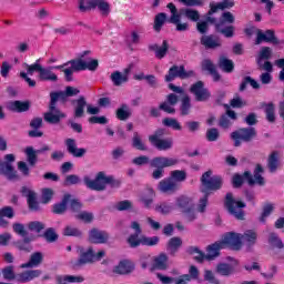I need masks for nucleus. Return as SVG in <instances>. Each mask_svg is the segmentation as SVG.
I'll return each instance as SVG.
<instances>
[{"mask_svg":"<svg viewBox=\"0 0 284 284\" xmlns=\"http://www.w3.org/2000/svg\"><path fill=\"white\" fill-rule=\"evenodd\" d=\"M80 93L81 90L74 87H67L64 91H52L50 93L49 110L43 114L45 123H49L50 125H59L61 120L65 119L67 115L57 106V103L59 100L65 102L69 97H77Z\"/></svg>","mask_w":284,"mask_h":284,"instance_id":"1","label":"nucleus"},{"mask_svg":"<svg viewBox=\"0 0 284 284\" xmlns=\"http://www.w3.org/2000/svg\"><path fill=\"white\" fill-rule=\"evenodd\" d=\"M133 165H148L150 163V168L155 169L152 172V179L159 181V179H163V174H165V168H173V165H178L179 161L174 158L168 156H155L152 160L148 155H140L132 160Z\"/></svg>","mask_w":284,"mask_h":284,"instance_id":"2","label":"nucleus"},{"mask_svg":"<svg viewBox=\"0 0 284 284\" xmlns=\"http://www.w3.org/2000/svg\"><path fill=\"white\" fill-rule=\"evenodd\" d=\"M88 54H90V51H83L79 59H72L68 61V65L71 67L62 70V72L64 73L65 81H73L72 77L74 72H83L85 70H89L90 72H95V70L99 69V60L93 59L90 62H85L83 60V58Z\"/></svg>","mask_w":284,"mask_h":284,"instance_id":"3","label":"nucleus"},{"mask_svg":"<svg viewBox=\"0 0 284 284\" xmlns=\"http://www.w3.org/2000/svg\"><path fill=\"white\" fill-rule=\"evenodd\" d=\"M84 184L89 190L94 192H103L105 185H111V187H121V180L114 179V176L105 175V172L100 171L94 180H91L90 176H84Z\"/></svg>","mask_w":284,"mask_h":284,"instance_id":"4","label":"nucleus"},{"mask_svg":"<svg viewBox=\"0 0 284 284\" xmlns=\"http://www.w3.org/2000/svg\"><path fill=\"white\" fill-rule=\"evenodd\" d=\"M4 281H17V283H30L34 278H39L43 271L41 270H28L22 273H14V266L8 265L1 270Z\"/></svg>","mask_w":284,"mask_h":284,"instance_id":"5","label":"nucleus"},{"mask_svg":"<svg viewBox=\"0 0 284 284\" xmlns=\"http://www.w3.org/2000/svg\"><path fill=\"white\" fill-rule=\"evenodd\" d=\"M224 207L234 216L237 221H245V211L243 209L247 207V204L243 202V200L234 199V194L232 192H227L224 197Z\"/></svg>","mask_w":284,"mask_h":284,"instance_id":"6","label":"nucleus"},{"mask_svg":"<svg viewBox=\"0 0 284 284\" xmlns=\"http://www.w3.org/2000/svg\"><path fill=\"white\" fill-rule=\"evenodd\" d=\"M201 192L207 194L212 192H219L223 187V178L221 175L212 176V171H206L201 176Z\"/></svg>","mask_w":284,"mask_h":284,"instance_id":"7","label":"nucleus"},{"mask_svg":"<svg viewBox=\"0 0 284 284\" xmlns=\"http://www.w3.org/2000/svg\"><path fill=\"white\" fill-rule=\"evenodd\" d=\"M175 207H178V210H180V212L186 216L189 223L196 221V211L194 209V201L192 197L186 195L178 196L175 200Z\"/></svg>","mask_w":284,"mask_h":284,"instance_id":"8","label":"nucleus"},{"mask_svg":"<svg viewBox=\"0 0 284 284\" xmlns=\"http://www.w3.org/2000/svg\"><path fill=\"white\" fill-rule=\"evenodd\" d=\"M168 88L171 92H175V94H180V97H182L180 104L181 116H190L192 113V99L187 95L185 89H183V87H176L174 83H169Z\"/></svg>","mask_w":284,"mask_h":284,"instance_id":"9","label":"nucleus"},{"mask_svg":"<svg viewBox=\"0 0 284 284\" xmlns=\"http://www.w3.org/2000/svg\"><path fill=\"white\" fill-rule=\"evenodd\" d=\"M196 77V73L193 70L186 71L185 65H172L168 73L164 77L165 83H172L175 79H181L184 81L185 79H192Z\"/></svg>","mask_w":284,"mask_h":284,"instance_id":"10","label":"nucleus"},{"mask_svg":"<svg viewBox=\"0 0 284 284\" xmlns=\"http://www.w3.org/2000/svg\"><path fill=\"white\" fill-rule=\"evenodd\" d=\"M231 139L234 141L235 148H241V141L250 143L256 139V129L254 126L241 128L231 133Z\"/></svg>","mask_w":284,"mask_h":284,"instance_id":"11","label":"nucleus"},{"mask_svg":"<svg viewBox=\"0 0 284 284\" xmlns=\"http://www.w3.org/2000/svg\"><path fill=\"white\" fill-rule=\"evenodd\" d=\"M265 170L263 169V165L256 164L253 175L251 171H244V178L247 181V184L250 187H254V185H258L260 187H265V178L261 174H263Z\"/></svg>","mask_w":284,"mask_h":284,"instance_id":"12","label":"nucleus"},{"mask_svg":"<svg viewBox=\"0 0 284 284\" xmlns=\"http://www.w3.org/2000/svg\"><path fill=\"white\" fill-rule=\"evenodd\" d=\"M190 92L195 97V101H197L199 103L210 101L212 97V93L207 88H205V83H203V81H197L193 83L190 88Z\"/></svg>","mask_w":284,"mask_h":284,"instance_id":"13","label":"nucleus"},{"mask_svg":"<svg viewBox=\"0 0 284 284\" xmlns=\"http://www.w3.org/2000/svg\"><path fill=\"white\" fill-rule=\"evenodd\" d=\"M43 152H50V146L48 144H44L41 149L38 150H34V146H27L24 149L27 162L31 168H34V165L39 163V154H43Z\"/></svg>","mask_w":284,"mask_h":284,"instance_id":"14","label":"nucleus"},{"mask_svg":"<svg viewBox=\"0 0 284 284\" xmlns=\"http://www.w3.org/2000/svg\"><path fill=\"white\" fill-rule=\"evenodd\" d=\"M223 247H232V250H241L243 242L241 241V234L235 232H227L220 241Z\"/></svg>","mask_w":284,"mask_h":284,"instance_id":"15","label":"nucleus"},{"mask_svg":"<svg viewBox=\"0 0 284 284\" xmlns=\"http://www.w3.org/2000/svg\"><path fill=\"white\" fill-rule=\"evenodd\" d=\"M273 43V45H278L280 41L276 38V32L272 29H267L263 32L261 29H257V36L255 40V45H261V43Z\"/></svg>","mask_w":284,"mask_h":284,"instance_id":"16","label":"nucleus"},{"mask_svg":"<svg viewBox=\"0 0 284 284\" xmlns=\"http://www.w3.org/2000/svg\"><path fill=\"white\" fill-rule=\"evenodd\" d=\"M110 241V233L108 231H101L99 229H92L89 232V242L94 245H104Z\"/></svg>","mask_w":284,"mask_h":284,"instance_id":"17","label":"nucleus"},{"mask_svg":"<svg viewBox=\"0 0 284 284\" xmlns=\"http://www.w3.org/2000/svg\"><path fill=\"white\" fill-rule=\"evenodd\" d=\"M159 241L161 239L159 236H152L148 237L145 235H142L136 240V236L131 237V246L133 250L141 246L145 245L146 247H154L155 245H159Z\"/></svg>","mask_w":284,"mask_h":284,"instance_id":"18","label":"nucleus"},{"mask_svg":"<svg viewBox=\"0 0 284 284\" xmlns=\"http://www.w3.org/2000/svg\"><path fill=\"white\" fill-rule=\"evenodd\" d=\"M64 145L67 148V152H69L71 156H74V159H83L88 152V150L84 148H77V140L72 138H68L64 141Z\"/></svg>","mask_w":284,"mask_h":284,"instance_id":"19","label":"nucleus"},{"mask_svg":"<svg viewBox=\"0 0 284 284\" xmlns=\"http://www.w3.org/2000/svg\"><path fill=\"white\" fill-rule=\"evenodd\" d=\"M176 103H179V95H176V92L170 93L166 95V102L159 105V110L166 112V114H176V109H174Z\"/></svg>","mask_w":284,"mask_h":284,"instance_id":"20","label":"nucleus"},{"mask_svg":"<svg viewBox=\"0 0 284 284\" xmlns=\"http://www.w3.org/2000/svg\"><path fill=\"white\" fill-rule=\"evenodd\" d=\"M94 263V248L89 247L87 251L80 248V255L75 262L77 267H83V265H92Z\"/></svg>","mask_w":284,"mask_h":284,"instance_id":"21","label":"nucleus"},{"mask_svg":"<svg viewBox=\"0 0 284 284\" xmlns=\"http://www.w3.org/2000/svg\"><path fill=\"white\" fill-rule=\"evenodd\" d=\"M31 105L32 104L30 103L29 100H26V101L14 100V101H10L7 104V110H9V112H17L18 114H21L23 112H29Z\"/></svg>","mask_w":284,"mask_h":284,"instance_id":"22","label":"nucleus"},{"mask_svg":"<svg viewBox=\"0 0 284 284\" xmlns=\"http://www.w3.org/2000/svg\"><path fill=\"white\" fill-rule=\"evenodd\" d=\"M201 45H204L206 50H216L221 48V38L216 34L202 36L200 39Z\"/></svg>","mask_w":284,"mask_h":284,"instance_id":"23","label":"nucleus"},{"mask_svg":"<svg viewBox=\"0 0 284 284\" xmlns=\"http://www.w3.org/2000/svg\"><path fill=\"white\" fill-rule=\"evenodd\" d=\"M71 105L74 109V118L82 119L85 114V108H88V100H85V97L80 95L78 99L71 101Z\"/></svg>","mask_w":284,"mask_h":284,"instance_id":"24","label":"nucleus"},{"mask_svg":"<svg viewBox=\"0 0 284 284\" xmlns=\"http://www.w3.org/2000/svg\"><path fill=\"white\" fill-rule=\"evenodd\" d=\"M168 261H170L168 254L160 253L158 256L153 257V262L150 268L151 272H156V270L160 272H165V270L169 267Z\"/></svg>","mask_w":284,"mask_h":284,"instance_id":"25","label":"nucleus"},{"mask_svg":"<svg viewBox=\"0 0 284 284\" xmlns=\"http://www.w3.org/2000/svg\"><path fill=\"white\" fill-rule=\"evenodd\" d=\"M221 250H225L221 241L210 244L206 247L207 253H204V261H214V258L221 256Z\"/></svg>","mask_w":284,"mask_h":284,"instance_id":"26","label":"nucleus"},{"mask_svg":"<svg viewBox=\"0 0 284 284\" xmlns=\"http://www.w3.org/2000/svg\"><path fill=\"white\" fill-rule=\"evenodd\" d=\"M43 263V253L34 252L30 255V258L27 263L20 265L21 270H32L39 267Z\"/></svg>","mask_w":284,"mask_h":284,"instance_id":"27","label":"nucleus"},{"mask_svg":"<svg viewBox=\"0 0 284 284\" xmlns=\"http://www.w3.org/2000/svg\"><path fill=\"white\" fill-rule=\"evenodd\" d=\"M231 8H234V0H222L217 3L211 2L207 14L209 17H212V14H216L219 10H230Z\"/></svg>","mask_w":284,"mask_h":284,"instance_id":"28","label":"nucleus"},{"mask_svg":"<svg viewBox=\"0 0 284 284\" xmlns=\"http://www.w3.org/2000/svg\"><path fill=\"white\" fill-rule=\"evenodd\" d=\"M158 190L160 192H163V194H174L176 190H179V184L176 182L172 181V179H164L159 182Z\"/></svg>","mask_w":284,"mask_h":284,"instance_id":"29","label":"nucleus"},{"mask_svg":"<svg viewBox=\"0 0 284 284\" xmlns=\"http://www.w3.org/2000/svg\"><path fill=\"white\" fill-rule=\"evenodd\" d=\"M134 267L135 266H134L132 261H130V260H122L114 267L113 272H114V274L128 275V274H132Z\"/></svg>","mask_w":284,"mask_h":284,"instance_id":"30","label":"nucleus"},{"mask_svg":"<svg viewBox=\"0 0 284 284\" xmlns=\"http://www.w3.org/2000/svg\"><path fill=\"white\" fill-rule=\"evenodd\" d=\"M70 199H72V194L65 193L60 202L53 204V214H65V212L68 211V204L70 203Z\"/></svg>","mask_w":284,"mask_h":284,"instance_id":"31","label":"nucleus"},{"mask_svg":"<svg viewBox=\"0 0 284 284\" xmlns=\"http://www.w3.org/2000/svg\"><path fill=\"white\" fill-rule=\"evenodd\" d=\"M32 237L27 236L23 237L22 240H17L12 242L13 247L16 250H19V252H26V254H30L32 252Z\"/></svg>","mask_w":284,"mask_h":284,"instance_id":"32","label":"nucleus"},{"mask_svg":"<svg viewBox=\"0 0 284 284\" xmlns=\"http://www.w3.org/2000/svg\"><path fill=\"white\" fill-rule=\"evenodd\" d=\"M149 50L151 52H155L156 59H165V55L168 54V51L170 50V44L168 43V40H163L162 45L159 47V44H150Z\"/></svg>","mask_w":284,"mask_h":284,"instance_id":"33","label":"nucleus"},{"mask_svg":"<svg viewBox=\"0 0 284 284\" xmlns=\"http://www.w3.org/2000/svg\"><path fill=\"white\" fill-rule=\"evenodd\" d=\"M150 143L153 148L158 149L159 152H168V150H172L174 146V140H172V138L160 139Z\"/></svg>","mask_w":284,"mask_h":284,"instance_id":"34","label":"nucleus"},{"mask_svg":"<svg viewBox=\"0 0 284 284\" xmlns=\"http://www.w3.org/2000/svg\"><path fill=\"white\" fill-rule=\"evenodd\" d=\"M38 78L40 81H51L52 83H57L59 81V75H57L54 72H52L51 67L41 69Z\"/></svg>","mask_w":284,"mask_h":284,"instance_id":"35","label":"nucleus"},{"mask_svg":"<svg viewBox=\"0 0 284 284\" xmlns=\"http://www.w3.org/2000/svg\"><path fill=\"white\" fill-rule=\"evenodd\" d=\"M217 65L222 72H226V74H231V72H234V61L225 58V55H221Z\"/></svg>","mask_w":284,"mask_h":284,"instance_id":"36","label":"nucleus"},{"mask_svg":"<svg viewBox=\"0 0 284 284\" xmlns=\"http://www.w3.org/2000/svg\"><path fill=\"white\" fill-rule=\"evenodd\" d=\"M100 0H79L80 12H90V10H97Z\"/></svg>","mask_w":284,"mask_h":284,"instance_id":"37","label":"nucleus"},{"mask_svg":"<svg viewBox=\"0 0 284 284\" xmlns=\"http://www.w3.org/2000/svg\"><path fill=\"white\" fill-rule=\"evenodd\" d=\"M274 213V204L273 203H265L262 207V213L258 217V221L265 225V223H267V217L272 216V214Z\"/></svg>","mask_w":284,"mask_h":284,"instance_id":"38","label":"nucleus"},{"mask_svg":"<svg viewBox=\"0 0 284 284\" xmlns=\"http://www.w3.org/2000/svg\"><path fill=\"white\" fill-rule=\"evenodd\" d=\"M186 254H190V256H194L193 258L196 263H204L205 262V253L199 248V246H189L186 248Z\"/></svg>","mask_w":284,"mask_h":284,"instance_id":"39","label":"nucleus"},{"mask_svg":"<svg viewBox=\"0 0 284 284\" xmlns=\"http://www.w3.org/2000/svg\"><path fill=\"white\" fill-rule=\"evenodd\" d=\"M264 112L266 114V121H268V123L276 122V106L274 105V102L264 103Z\"/></svg>","mask_w":284,"mask_h":284,"instance_id":"40","label":"nucleus"},{"mask_svg":"<svg viewBox=\"0 0 284 284\" xmlns=\"http://www.w3.org/2000/svg\"><path fill=\"white\" fill-rule=\"evenodd\" d=\"M267 168L271 174H274L278 170V151H273L267 159Z\"/></svg>","mask_w":284,"mask_h":284,"instance_id":"41","label":"nucleus"},{"mask_svg":"<svg viewBox=\"0 0 284 284\" xmlns=\"http://www.w3.org/2000/svg\"><path fill=\"white\" fill-rule=\"evenodd\" d=\"M215 272L220 274V276H232V274H234V266L227 263H219Z\"/></svg>","mask_w":284,"mask_h":284,"instance_id":"42","label":"nucleus"},{"mask_svg":"<svg viewBox=\"0 0 284 284\" xmlns=\"http://www.w3.org/2000/svg\"><path fill=\"white\" fill-rule=\"evenodd\" d=\"M2 170V174L9 179V181H13V179H17V171L14 170V166L11 165V163L8 162H1L0 165Z\"/></svg>","mask_w":284,"mask_h":284,"instance_id":"43","label":"nucleus"},{"mask_svg":"<svg viewBox=\"0 0 284 284\" xmlns=\"http://www.w3.org/2000/svg\"><path fill=\"white\" fill-rule=\"evenodd\" d=\"M223 24L221 23H215V30L220 33L223 34V37H225L226 39H232V37H234V32L236 30V28H234V26L230 24L226 26L225 28H221Z\"/></svg>","mask_w":284,"mask_h":284,"instance_id":"44","label":"nucleus"},{"mask_svg":"<svg viewBox=\"0 0 284 284\" xmlns=\"http://www.w3.org/2000/svg\"><path fill=\"white\" fill-rule=\"evenodd\" d=\"M165 21H168V13L165 12L158 13L154 18L153 30L155 32H161V30L163 29V26H165Z\"/></svg>","mask_w":284,"mask_h":284,"instance_id":"45","label":"nucleus"},{"mask_svg":"<svg viewBox=\"0 0 284 284\" xmlns=\"http://www.w3.org/2000/svg\"><path fill=\"white\" fill-rule=\"evenodd\" d=\"M141 203H143L144 207L146 210H150L152 207V203H154V190L153 189H146L145 193L140 199Z\"/></svg>","mask_w":284,"mask_h":284,"instance_id":"46","label":"nucleus"},{"mask_svg":"<svg viewBox=\"0 0 284 284\" xmlns=\"http://www.w3.org/2000/svg\"><path fill=\"white\" fill-rule=\"evenodd\" d=\"M183 245V240L181 237H171L166 244V250L171 251V254H176L179 248Z\"/></svg>","mask_w":284,"mask_h":284,"instance_id":"47","label":"nucleus"},{"mask_svg":"<svg viewBox=\"0 0 284 284\" xmlns=\"http://www.w3.org/2000/svg\"><path fill=\"white\" fill-rule=\"evenodd\" d=\"M115 116L119 121H128V119L132 116L130 106H128V104H121V106L115 111Z\"/></svg>","mask_w":284,"mask_h":284,"instance_id":"48","label":"nucleus"},{"mask_svg":"<svg viewBox=\"0 0 284 284\" xmlns=\"http://www.w3.org/2000/svg\"><path fill=\"white\" fill-rule=\"evenodd\" d=\"M243 241L248 245H256V241L258 239V234L254 230H247L242 235Z\"/></svg>","mask_w":284,"mask_h":284,"instance_id":"49","label":"nucleus"},{"mask_svg":"<svg viewBox=\"0 0 284 284\" xmlns=\"http://www.w3.org/2000/svg\"><path fill=\"white\" fill-rule=\"evenodd\" d=\"M180 12L181 14H184V17L189 19V21H193L195 23L196 21H199V19H201V13H199V10L181 9Z\"/></svg>","mask_w":284,"mask_h":284,"instance_id":"50","label":"nucleus"},{"mask_svg":"<svg viewBox=\"0 0 284 284\" xmlns=\"http://www.w3.org/2000/svg\"><path fill=\"white\" fill-rule=\"evenodd\" d=\"M162 123L163 125H165V128H172V130H176L178 132H181V130H183L181 122L174 118H164L162 120Z\"/></svg>","mask_w":284,"mask_h":284,"instance_id":"51","label":"nucleus"},{"mask_svg":"<svg viewBox=\"0 0 284 284\" xmlns=\"http://www.w3.org/2000/svg\"><path fill=\"white\" fill-rule=\"evenodd\" d=\"M132 148L139 150L140 152H145V150H148V146H145V143H143V140H141L139 132L133 133Z\"/></svg>","mask_w":284,"mask_h":284,"instance_id":"52","label":"nucleus"},{"mask_svg":"<svg viewBox=\"0 0 284 284\" xmlns=\"http://www.w3.org/2000/svg\"><path fill=\"white\" fill-rule=\"evenodd\" d=\"M131 229L135 231V233L131 234L126 242L129 243L130 246H132V237L135 236V241H139V236L143 233V230L141 229V224L136 221H133L131 223Z\"/></svg>","mask_w":284,"mask_h":284,"instance_id":"53","label":"nucleus"},{"mask_svg":"<svg viewBox=\"0 0 284 284\" xmlns=\"http://www.w3.org/2000/svg\"><path fill=\"white\" fill-rule=\"evenodd\" d=\"M111 81L113 85H123V83H128V75H123L120 71H115L111 73Z\"/></svg>","mask_w":284,"mask_h":284,"instance_id":"54","label":"nucleus"},{"mask_svg":"<svg viewBox=\"0 0 284 284\" xmlns=\"http://www.w3.org/2000/svg\"><path fill=\"white\" fill-rule=\"evenodd\" d=\"M62 234L63 236H74L75 239H81V236H83L81 230L72 225L65 226Z\"/></svg>","mask_w":284,"mask_h":284,"instance_id":"55","label":"nucleus"},{"mask_svg":"<svg viewBox=\"0 0 284 284\" xmlns=\"http://www.w3.org/2000/svg\"><path fill=\"white\" fill-rule=\"evenodd\" d=\"M42 236L47 243H57L59 241V234H57L53 227L47 229Z\"/></svg>","mask_w":284,"mask_h":284,"instance_id":"56","label":"nucleus"},{"mask_svg":"<svg viewBox=\"0 0 284 284\" xmlns=\"http://www.w3.org/2000/svg\"><path fill=\"white\" fill-rule=\"evenodd\" d=\"M28 230L30 232H37V234H41L43 230H45V223L41 221H32L28 223Z\"/></svg>","mask_w":284,"mask_h":284,"instance_id":"57","label":"nucleus"},{"mask_svg":"<svg viewBox=\"0 0 284 284\" xmlns=\"http://www.w3.org/2000/svg\"><path fill=\"white\" fill-rule=\"evenodd\" d=\"M230 105L231 108H234V109H241V108H245V105H247V102L243 100V98H241L239 93H235L233 99H231L230 101Z\"/></svg>","mask_w":284,"mask_h":284,"instance_id":"58","label":"nucleus"},{"mask_svg":"<svg viewBox=\"0 0 284 284\" xmlns=\"http://www.w3.org/2000/svg\"><path fill=\"white\" fill-rule=\"evenodd\" d=\"M174 210V205L170 202H161L155 206V212H160V214H170Z\"/></svg>","mask_w":284,"mask_h":284,"instance_id":"59","label":"nucleus"},{"mask_svg":"<svg viewBox=\"0 0 284 284\" xmlns=\"http://www.w3.org/2000/svg\"><path fill=\"white\" fill-rule=\"evenodd\" d=\"M171 179L178 183H183L187 179V172L185 170H174L171 172Z\"/></svg>","mask_w":284,"mask_h":284,"instance_id":"60","label":"nucleus"},{"mask_svg":"<svg viewBox=\"0 0 284 284\" xmlns=\"http://www.w3.org/2000/svg\"><path fill=\"white\" fill-rule=\"evenodd\" d=\"M268 243L272 247H276L277 250H283V241L278 239V234L270 233L268 235Z\"/></svg>","mask_w":284,"mask_h":284,"instance_id":"61","label":"nucleus"},{"mask_svg":"<svg viewBox=\"0 0 284 284\" xmlns=\"http://www.w3.org/2000/svg\"><path fill=\"white\" fill-rule=\"evenodd\" d=\"M245 181H247L245 179V173H235L232 178V186L235 187V190H239L240 187H243V183H245Z\"/></svg>","mask_w":284,"mask_h":284,"instance_id":"62","label":"nucleus"},{"mask_svg":"<svg viewBox=\"0 0 284 284\" xmlns=\"http://www.w3.org/2000/svg\"><path fill=\"white\" fill-rule=\"evenodd\" d=\"M270 59H272V48L262 47L258 53L257 62L270 61Z\"/></svg>","mask_w":284,"mask_h":284,"instance_id":"63","label":"nucleus"},{"mask_svg":"<svg viewBox=\"0 0 284 284\" xmlns=\"http://www.w3.org/2000/svg\"><path fill=\"white\" fill-rule=\"evenodd\" d=\"M27 203H28V207L31 212H39V210H41V206L39 205V201H37V194L29 195Z\"/></svg>","mask_w":284,"mask_h":284,"instance_id":"64","label":"nucleus"}]
</instances>
